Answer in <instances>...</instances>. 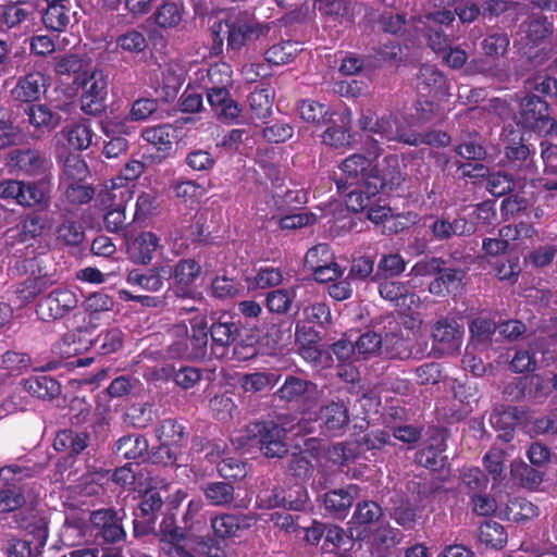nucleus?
I'll list each match as a JSON object with an SVG mask.
<instances>
[{"label": "nucleus", "instance_id": "nucleus-27", "mask_svg": "<svg viewBox=\"0 0 557 557\" xmlns=\"http://www.w3.org/2000/svg\"><path fill=\"white\" fill-rule=\"evenodd\" d=\"M505 156L521 180H532L536 165L531 158L530 148L522 143H513L506 147Z\"/></svg>", "mask_w": 557, "mask_h": 557}, {"label": "nucleus", "instance_id": "nucleus-48", "mask_svg": "<svg viewBox=\"0 0 557 557\" xmlns=\"http://www.w3.org/2000/svg\"><path fill=\"white\" fill-rule=\"evenodd\" d=\"M352 503L354 496L349 491L345 490L331 491L324 496L326 510L333 512L337 517H345Z\"/></svg>", "mask_w": 557, "mask_h": 557}, {"label": "nucleus", "instance_id": "nucleus-43", "mask_svg": "<svg viewBox=\"0 0 557 557\" xmlns=\"http://www.w3.org/2000/svg\"><path fill=\"white\" fill-rule=\"evenodd\" d=\"M315 388V384L298 376L288 375L278 388L277 395L282 400H298L305 394Z\"/></svg>", "mask_w": 557, "mask_h": 557}, {"label": "nucleus", "instance_id": "nucleus-33", "mask_svg": "<svg viewBox=\"0 0 557 557\" xmlns=\"http://www.w3.org/2000/svg\"><path fill=\"white\" fill-rule=\"evenodd\" d=\"M249 112H246V122H249L256 126V123L264 122L271 113V97L268 89L256 88L250 92L248 97Z\"/></svg>", "mask_w": 557, "mask_h": 557}, {"label": "nucleus", "instance_id": "nucleus-34", "mask_svg": "<svg viewBox=\"0 0 557 557\" xmlns=\"http://www.w3.org/2000/svg\"><path fill=\"white\" fill-rule=\"evenodd\" d=\"M148 441L139 434H128L114 444V454L123 459H139L148 453Z\"/></svg>", "mask_w": 557, "mask_h": 557}, {"label": "nucleus", "instance_id": "nucleus-14", "mask_svg": "<svg viewBox=\"0 0 557 557\" xmlns=\"http://www.w3.org/2000/svg\"><path fill=\"white\" fill-rule=\"evenodd\" d=\"M379 293L383 299L405 313L420 306V297L404 282L385 280L379 284Z\"/></svg>", "mask_w": 557, "mask_h": 557}, {"label": "nucleus", "instance_id": "nucleus-29", "mask_svg": "<svg viewBox=\"0 0 557 557\" xmlns=\"http://www.w3.org/2000/svg\"><path fill=\"white\" fill-rule=\"evenodd\" d=\"M90 436L85 431L65 429L57 433L53 447L58 451L74 456L88 447Z\"/></svg>", "mask_w": 557, "mask_h": 557}, {"label": "nucleus", "instance_id": "nucleus-8", "mask_svg": "<svg viewBox=\"0 0 557 557\" xmlns=\"http://www.w3.org/2000/svg\"><path fill=\"white\" fill-rule=\"evenodd\" d=\"M36 18V7L33 2L10 0L0 7V25L14 34L27 33Z\"/></svg>", "mask_w": 557, "mask_h": 557}, {"label": "nucleus", "instance_id": "nucleus-20", "mask_svg": "<svg viewBox=\"0 0 557 557\" xmlns=\"http://www.w3.org/2000/svg\"><path fill=\"white\" fill-rule=\"evenodd\" d=\"M23 262V267L26 270H32V275L17 286L16 295L22 304H29L37 296L47 290L53 282L46 273L41 274L40 270L38 274H35L34 267H38V260L36 258L25 259Z\"/></svg>", "mask_w": 557, "mask_h": 557}, {"label": "nucleus", "instance_id": "nucleus-58", "mask_svg": "<svg viewBox=\"0 0 557 557\" xmlns=\"http://www.w3.org/2000/svg\"><path fill=\"white\" fill-rule=\"evenodd\" d=\"M83 306L90 319H96L99 313L111 311L114 307V300L108 294L97 292L89 295Z\"/></svg>", "mask_w": 557, "mask_h": 557}, {"label": "nucleus", "instance_id": "nucleus-19", "mask_svg": "<svg viewBox=\"0 0 557 557\" xmlns=\"http://www.w3.org/2000/svg\"><path fill=\"white\" fill-rule=\"evenodd\" d=\"M318 421L321 432L333 436L342 434L349 424L348 409L344 403L332 401L320 408Z\"/></svg>", "mask_w": 557, "mask_h": 557}, {"label": "nucleus", "instance_id": "nucleus-55", "mask_svg": "<svg viewBox=\"0 0 557 557\" xmlns=\"http://www.w3.org/2000/svg\"><path fill=\"white\" fill-rule=\"evenodd\" d=\"M354 188L346 194L345 203L348 210L359 212L370 207L371 198L375 195H369L366 190V180L354 184Z\"/></svg>", "mask_w": 557, "mask_h": 557}, {"label": "nucleus", "instance_id": "nucleus-22", "mask_svg": "<svg viewBox=\"0 0 557 557\" xmlns=\"http://www.w3.org/2000/svg\"><path fill=\"white\" fill-rule=\"evenodd\" d=\"M52 187V175L47 174L37 181L24 183L21 206L48 209L51 202Z\"/></svg>", "mask_w": 557, "mask_h": 557}, {"label": "nucleus", "instance_id": "nucleus-16", "mask_svg": "<svg viewBox=\"0 0 557 557\" xmlns=\"http://www.w3.org/2000/svg\"><path fill=\"white\" fill-rule=\"evenodd\" d=\"M428 227L436 240H448L454 236H470L476 231L475 224L463 215H457L451 220L443 214L436 216Z\"/></svg>", "mask_w": 557, "mask_h": 557}, {"label": "nucleus", "instance_id": "nucleus-50", "mask_svg": "<svg viewBox=\"0 0 557 557\" xmlns=\"http://www.w3.org/2000/svg\"><path fill=\"white\" fill-rule=\"evenodd\" d=\"M59 187L63 189L64 199L71 207L88 203L94 197V189L81 182H72Z\"/></svg>", "mask_w": 557, "mask_h": 557}, {"label": "nucleus", "instance_id": "nucleus-60", "mask_svg": "<svg viewBox=\"0 0 557 557\" xmlns=\"http://www.w3.org/2000/svg\"><path fill=\"white\" fill-rule=\"evenodd\" d=\"M46 228V220L39 214H29L20 224L18 236L21 242H28L41 236Z\"/></svg>", "mask_w": 557, "mask_h": 557}, {"label": "nucleus", "instance_id": "nucleus-24", "mask_svg": "<svg viewBox=\"0 0 557 557\" xmlns=\"http://www.w3.org/2000/svg\"><path fill=\"white\" fill-rule=\"evenodd\" d=\"M371 168L370 159L363 154L355 153L346 158L341 164V170L345 174L346 181L336 182L338 190L345 193L348 187L364 181Z\"/></svg>", "mask_w": 557, "mask_h": 557}, {"label": "nucleus", "instance_id": "nucleus-12", "mask_svg": "<svg viewBox=\"0 0 557 557\" xmlns=\"http://www.w3.org/2000/svg\"><path fill=\"white\" fill-rule=\"evenodd\" d=\"M107 79L102 71H92L83 82L82 110L87 114H98L104 108Z\"/></svg>", "mask_w": 557, "mask_h": 557}, {"label": "nucleus", "instance_id": "nucleus-2", "mask_svg": "<svg viewBox=\"0 0 557 557\" xmlns=\"http://www.w3.org/2000/svg\"><path fill=\"white\" fill-rule=\"evenodd\" d=\"M205 318L191 321V332L185 323L174 325L170 330L173 338L169 352L174 358L203 359L207 356L208 332Z\"/></svg>", "mask_w": 557, "mask_h": 557}, {"label": "nucleus", "instance_id": "nucleus-42", "mask_svg": "<svg viewBox=\"0 0 557 557\" xmlns=\"http://www.w3.org/2000/svg\"><path fill=\"white\" fill-rule=\"evenodd\" d=\"M30 367V357L26 352L8 350L0 356V371L5 376L21 375Z\"/></svg>", "mask_w": 557, "mask_h": 557}, {"label": "nucleus", "instance_id": "nucleus-26", "mask_svg": "<svg viewBox=\"0 0 557 557\" xmlns=\"http://www.w3.org/2000/svg\"><path fill=\"white\" fill-rule=\"evenodd\" d=\"M418 89L421 92L434 97H446L448 95V83L444 74L434 65L424 64L417 75Z\"/></svg>", "mask_w": 557, "mask_h": 557}, {"label": "nucleus", "instance_id": "nucleus-10", "mask_svg": "<svg viewBox=\"0 0 557 557\" xmlns=\"http://www.w3.org/2000/svg\"><path fill=\"white\" fill-rule=\"evenodd\" d=\"M435 348L443 355H453L460 349L463 327L453 318H441L432 326Z\"/></svg>", "mask_w": 557, "mask_h": 557}, {"label": "nucleus", "instance_id": "nucleus-3", "mask_svg": "<svg viewBox=\"0 0 557 557\" xmlns=\"http://www.w3.org/2000/svg\"><path fill=\"white\" fill-rule=\"evenodd\" d=\"M358 126L363 132L377 135L387 141H399L413 146L422 143L419 134L407 129L405 123L392 113L379 117L372 110H364L360 114Z\"/></svg>", "mask_w": 557, "mask_h": 557}, {"label": "nucleus", "instance_id": "nucleus-13", "mask_svg": "<svg viewBox=\"0 0 557 557\" xmlns=\"http://www.w3.org/2000/svg\"><path fill=\"white\" fill-rule=\"evenodd\" d=\"M355 345L357 355L363 358L377 354L383 347L388 357L397 358L401 357L405 343L396 335L387 336L383 342L379 334L368 331L358 337Z\"/></svg>", "mask_w": 557, "mask_h": 557}, {"label": "nucleus", "instance_id": "nucleus-45", "mask_svg": "<svg viewBox=\"0 0 557 557\" xmlns=\"http://www.w3.org/2000/svg\"><path fill=\"white\" fill-rule=\"evenodd\" d=\"M87 172V164L81 156L70 154L64 161L59 186H65L72 182L79 183L86 177Z\"/></svg>", "mask_w": 557, "mask_h": 557}, {"label": "nucleus", "instance_id": "nucleus-56", "mask_svg": "<svg viewBox=\"0 0 557 557\" xmlns=\"http://www.w3.org/2000/svg\"><path fill=\"white\" fill-rule=\"evenodd\" d=\"M383 516L381 506L374 502H363L357 505L352 521L359 525H370L380 521Z\"/></svg>", "mask_w": 557, "mask_h": 557}, {"label": "nucleus", "instance_id": "nucleus-17", "mask_svg": "<svg viewBox=\"0 0 557 557\" xmlns=\"http://www.w3.org/2000/svg\"><path fill=\"white\" fill-rule=\"evenodd\" d=\"M49 87V78L41 72H32L21 76L11 90L14 101L28 103L40 99Z\"/></svg>", "mask_w": 557, "mask_h": 557}, {"label": "nucleus", "instance_id": "nucleus-21", "mask_svg": "<svg viewBox=\"0 0 557 557\" xmlns=\"http://www.w3.org/2000/svg\"><path fill=\"white\" fill-rule=\"evenodd\" d=\"M200 264L194 259L180 260L172 270L174 280L173 293L177 297L188 298L191 296V286L199 276Z\"/></svg>", "mask_w": 557, "mask_h": 557}, {"label": "nucleus", "instance_id": "nucleus-52", "mask_svg": "<svg viewBox=\"0 0 557 557\" xmlns=\"http://www.w3.org/2000/svg\"><path fill=\"white\" fill-rule=\"evenodd\" d=\"M156 23L163 28L176 27L182 18L183 12L175 2H164L153 14Z\"/></svg>", "mask_w": 557, "mask_h": 557}, {"label": "nucleus", "instance_id": "nucleus-35", "mask_svg": "<svg viewBox=\"0 0 557 557\" xmlns=\"http://www.w3.org/2000/svg\"><path fill=\"white\" fill-rule=\"evenodd\" d=\"M197 544L198 536L183 532L160 548L169 557H197Z\"/></svg>", "mask_w": 557, "mask_h": 557}, {"label": "nucleus", "instance_id": "nucleus-23", "mask_svg": "<svg viewBox=\"0 0 557 557\" xmlns=\"http://www.w3.org/2000/svg\"><path fill=\"white\" fill-rule=\"evenodd\" d=\"M172 277V269L169 265H157L146 271L132 270L128 272L126 281L128 284L139 286L148 292H159L164 281Z\"/></svg>", "mask_w": 557, "mask_h": 557}, {"label": "nucleus", "instance_id": "nucleus-30", "mask_svg": "<svg viewBox=\"0 0 557 557\" xmlns=\"http://www.w3.org/2000/svg\"><path fill=\"white\" fill-rule=\"evenodd\" d=\"M466 272L461 269L443 267L437 276L429 284V292L436 296L456 293L461 288Z\"/></svg>", "mask_w": 557, "mask_h": 557}, {"label": "nucleus", "instance_id": "nucleus-5", "mask_svg": "<svg viewBox=\"0 0 557 557\" xmlns=\"http://www.w3.org/2000/svg\"><path fill=\"white\" fill-rule=\"evenodd\" d=\"M400 162L396 156H387L373 165L366 176V187L369 195H377L399 187L405 181Z\"/></svg>", "mask_w": 557, "mask_h": 557}, {"label": "nucleus", "instance_id": "nucleus-38", "mask_svg": "<svg viewBox=\"0 0 557 557\" xmlns=\"http://www.w3.org/2000/svg\"><path fill=\"white\" fill-rule=\"evenodd\" d=\"M185 81V69L175 62H169L162 70V91L165 100L174 99Z\"/></svg>", "mask_w": 557, "mask_h": 557}, {"label": "nucleus", "instance_id": "nucleus-61", "mask_svg": "<svg viewBox=\"0 0 557 557\" xmlns=\"http://www.w3.org/2000/svg\"><path fill=\"white\" fill-rule=\"evenodd\" d=\"M205 495L212 505H226L233 499L234 487L226 482H213L207 485Z\"/></svg>", "mask_w": 557, "mask_h": 557}, {"label": "nucleus", "instance_id": "nucleus-41", "mask_svg": "<svg viewBox=\"0 0 557 557\" xmlns=\"http://www.w3.org/2000/svg\"><path fill=\"white\" fill-rule=\"evenodd\" d=\"M238 334V327L233 322L220 321L211 326V338L213 352L216 356H224L225 347L234 341Z\"/></svg>", "mask_w": 557, "mask_h": 557}, {"label": "nucleus", "instance_id": "nucleus-4", "mask_svg": "<svg viewBox=\"0 0 557 557\" xmlns=\"http://www.w3.org/2000/svg\"><path fill=\"white\" fill-rule=\"evenodd\" d=\"M27 469L10 465L0 469V515L13 513L24 510L27 503L28 484Z\"/></svg>", "mask_w": 557, "mask_h": 557}, {"label": "nucleus", "instance_id": "nucleus-40", "mask_svg": "<svg viewBox=\"0 0 557 557\" xmlns=\"http://www.w3.org/2000/svg\"><path fill=\"white\" fill-rule=\"evenodd\" d=\"M259 133L262 138L268 143L280 144L292 138L294 128L290 124L285 122H262L256 123L253 135Z\"/></svg>", "mask_w": 557, "mask_h": 557}, {"label": "nucleus", "instance_id": "nucleus-62", "mask_svg": "<svg viewBox=\"0 0 557 557\" xmlns=\"http://www.w3.org/2000/svg\"><path fill=\"white\" fill-rule=\"evenodd\" d=\"M311 457L310 453L293 454L287 461L288 472L299 479L309 478L313 472Z\"/></svg>", "mask_w": 557, "mask_h": 557}, {"label": "nucleus", "instance_id": "nucleus-32", "mask_svg": "<svg viewBox=\"0 0 557 557\" xmlns=\"http://www.w3.org/2000/svg\"><path fill=\"white\" fill-rule=\"evenodd\" d=\"M29 124L41 133H49L61 123V115L46 104H32L26 110Z\"/></svg>", "mask_w": 557, "mask_h": 557}, {"label": "nucleus", "instance_id": "nucleus-59", "mask_svg": "<svg viewBox=\"0 0 557 557\" xmlns=\"http://www.w3.org/2000/svg\"><path fill=\"white\" fill-rule=\"evenodd\" d=\"M156 434L163 445L180 444L184 437V426L173 419H165L157 428Z\"/></svg>", "mask_w": 557, "mask_h": 557}, {"label": "nucleus", "instance_id": "nucleus-46", "mask_svg": "<svg viewBox=\"0 0 557 557\" xmlns=\"http://www.w3.org/2000/svg\"><path fill=\"white\" fill-rule=\"evenodd\" d=\"M69 146L74 150H85L92 141V131L87 123H77L62 131Z\"/></svg>", "mask_w": 557, "mask_h": 557}, {"label": "nucleus", "instance_id": "nucleus-28", "mask_svg": "<svg viewBox=\"0 0 557 557\" xmlns=\"http://www.w3.org/2000/svg\"><path fill=\"white\" fill-rule=\"evenodd\" d=\"M124 127L125 125L115 119H108L102 123V131L110 138L102 149V154L107 159H115L127 152L128 141L120 135L124 133Z\"/></svg>", "mask_w": 557, "mask_h": 557}, {"label": "nucleus", "instance_id": "nucleus-6", "mask_svg": "<svg viewBox=\"0 0 557 557\" xmlns=\"http://www.w3.org/2000/svg\"><path fill=\"white\" fill-rule=\"evenodd\" d=\"M521 123L540 134H557V122L548 115V104L539 96H525L521 100Z\"/></svg>", "mask_w": 557, "mask_h": 557}, {"label": "nucleus", "instance_id": "nucleus-39", "mask_svg": "<svg viewBox=\"0 0 557 557\" xmlns=\"http://www.w3.org/2000/svg\"><path fill=\"white\" fill-rule=\"evenodd\" d=\"M175 129L170 124L157 125L143 131V138L154 146L163 154H168L172 149V139Z\"/></svg>", "mask_w": 557, "mask_h": 557}, {"label": "nucleus", "instance_id": "nucleus-53", "mask_svg": "<svg viewBox=\"0 0 557 557\" xmlns=\"http://www.w3.org/2000/svg\"><path fill=\"white\" fill-rule=\"evenodd\" d=\"M508 519L513 521L530 520L539 515L537 507L525 498L516 497L507 505Z\"/></svg>", "mask_w": 557, "mask_h": 557}, {"label": "nucleus", "instance_id": "nucleus-25", "mask_svg": "<svg viewBox=\"0 0 557 557\" xmlns=\"http://www.w3.org/2000/svg\"><path fill=\"white\" fill-rule=\"evenodd\" d=\"M160 247V238L152 232H141L127 245L129 258L139 264H148L153 259V253Z\"/></svg>", "mask_w": 557, "mask_h": 557}, {"label": "nucleus", "instance_id": "nucleus-37", "mask_svg": "<svg viewBox=\"0 0 557 557\" xmlns=\"http://www.w3.org/2000/svg\"><path fill=\"white\" fill-rule=\"evenodd\" d=\"M57 240L66 246H78L85 238L82 224L66 214L61 215V223L55 227Z\"/></svg>", "mask_w": 557, "mask_h": 557}, {"label": "nucleus", "instance_id": "nucleus-57", "mask_svg": "<svg viewBox=\"0 0 557 557\" xmlns=\"http://www.w3.org/2000/svg\"><path fill=\"white\" fill-rule=\"evenodd\" d=\"M480 540L493 548H502L507 537L502 524L495 521H486L480 527Z\"/></svg>", "mask_w": 557, "mask_h": 557}, {"label": "nucleus", "instance_id": "nucleus-18", "mask_svg": "<svg viewBox=\"0 0 557 557\" xmlns=\"http://www.w3.org/2000/svg\"><path fill=\"white\" fill-rule=\"evenodd\" d=\"M12 164L28 176L52 175V162L44 153L34 150H16L11 154Z\"/></svg>", "mask_w": 557, "mask_h": 557}, {"label": "nucleus", "instance_id": "nucleus-64", "mask_svg": "<svg viewBox=\"0 0 557 557\" xmlns=\"http://www.w3.org/2000/svg\"><path fill=\"white\" fill-rule=\"evenodd\" d=\"M96 345L103 355H109L117 351L123 344V333L119 329H111L101 332L96 341Z\"/></svg>", "mask_w": 557, "mask_h": 557}, {"label": "nucleus", "instance_id": "nucleus-11", "mask_svg": "<svg viewBox=\"0 0 557 557\" xmlns=\"http://www.w3.org/2000/svg\"><path fill=\"white\" fill-rule=\"evenodd\" d=\"M102 201L119 200L116 207L109 210L104 215V226L109 232H119L126 225L125 207L123 202L131 198V191L128 188L120 185L115 181H111L110 185H106V189L101 194Z\"/></svg>", "mask_w": 557, "mask_h": 557}, {"label": "nucleus", "instance_id": "nucleus-44", "mask_svg": "<svg viewBox=\"0 0 557 557\" xmlns=\"http://www.w3.org/2000/svg\"><path fill=\"white\" fill-rule=\"evenodd\" d=\"M162 506L163 498L160 492L157 490H148L141 497L138 506L139 513H136V517L145 518L147 527L151 528L154 524L157 515L161 510Z\"/></svg>", "mask_w": 557, "mask_h": 557}, {"label": "nucleus", "instance_id": "nucleus-47", "mask_svg": "<svg viewBox=\"0 0 557 557\" xmlns=\"http://www.w3.org/2000/svg\"><path fill=\"white\" fill-rule=\"evenodd\" d=\"M509 42V37L506 33H493L481 41V49L485 57L496 60L505 57Z\"/></svg>", "mask_w": 557, "mask_h": 557}, {"label": "nucleus", "instance_id": "nucleus-15", "mask_svg": "<svg viewBox=\"0 0 557 557\" xmlns=\"http://www.w3.org/2000/svg\"><path fill=\"white\" fill-rule=\"evenodd\" d=\"M285 429L270 422L268 424L256 423L253 430L246 428V436L259 437L260 449L267 457H282L286 453V445L283 443Z\"/></svg>", "mask_w": 557, "mask_h": 557}, {"label": "nucleus", "instance_id": "nucleus-54", "mask_svg": "<svg viewBox=\"0 0 557 557\" xmlns=\"http://www.w3.org/2000/svg\"><path fill=\"white\" fill-rule=\"evenodd\" d=\"M211 527L219 537H232L240 530L242 519L236 515L224 513L212 519Z\"/></svg>", "mask_w": 557, "mask_h": 557}, {"label": "nucleus", "instance_id": "nucleus-1", "mask_svg": "<svg viewBox=\"0 0 557 557\" xmlns=\"http://www.w3.org/2000/svg\"><path fill=\"white\" fill-rule=\"evenodd\" d=\"M65 534L76 533L84 540L92 539L98 544H117L126 537L122 517L113 508L92 511H72L64 521Z\"/></svg>", "mask_w": 557, "mask_h": 557}, {"label": "nucleus", "instance_id": "nucleus-7", "mask_svg": "<svg viewBox=\"0 0 557 557\" xmlns=\"http://www.w3.org/2000/svg\"><path fill=\"white\" fill-rule=\"evenodd\" d=\"M77 305L78 298L73 290L59 287L40 299L37 313L44 321L59 320L76 309Z\"/></svg>", "mask_w": 557, "mask_h": 557}, {"label": "nucleus", "instance_id": "nucleus-31", "mask_svg": "<svg viewBox=\"0 0 557 557\" xmlns=\"http://www.w3.org/2000/svg\"><path fill=\"white\" fill-rule=\"evenodd\" d=\"M47 9L42 22L47 28L62 32L71 21L70 0H45Z\"/></svg>", "mask_w": 557, "mask_h": 557}, {"label": "nucleus", "instance_id": "nucleus-51", "mask_svg": "<svg viewBox=\"0 0 557 557\" xmlns=\"http://www.w3.org/2000/svg\"><path fill=\"white\" fill-rule=\"evenodd\" d=\"M443 442V440H441ZM444 450L443 443H440L434 447L433 445L421 449L417 454V462L432 471H438L446 465L447 457L442 455Z\"/></svg>", "mask_w": 557, "mask_h": 557}, {"label": "nucleus", "instance_id": "nucleus-9", "mask_svg": "<svg viewBox=\"0 0 557 557\" xmlns=\"http://www.w3.org/2000/svg\"><path fill=\"white\" fill-rule=\"evenodd\" d=\"M13 522L16 528L26 531L34 537L35 552L40 554L49 536V520L45 512L29 506L16 512L13 516Z\"/></svg>", "mask_w": 557, "mask_h": 557}, {"label": "nucleus", "instance_id": "nucleus-36", "mask_svg": "<svg viewBox=\"0 0 557 557\" xmlns=\"http://www.w3.org/2000/svg\"><path fill=\"white\" fill-rule=\"evenodd\" d=\"M24 389L40 399H52L60 395V383L48 375L30 376L23 382Z\"/></svg>", "mask_w": 557, "mask_h": 557}, {"label": "nucleus", "instance_id": "nucleus-63", "mask_svg": "<svg viewBox=\"0 0 557 557\" xmlns=\"http://www.w3.org/2000/svg\"><path fill=\"white\" fill-rule=\"evenodd\" d=\"M513 188V180L511 175L504 172H493L486 176V189L495 197H502Z\"/></svg>", "mask_w": 557, "mask_h": 557}, {"label": "nucleus", "instance_id": "nucleus-49", "mask_svg": "<svg viewBox=\"0 0 557 557\" xmlns=\"http://www.w3.org/2000/svg\"><path fill=\"white\" fill-rule=\"evenodd\" d=\"M334 253L326 244H319L310 248L305 256V267L314 273L320 268L332 264Z\"/></svg>", "mask_w": 557, "mask_h": 557}]
</instances>
